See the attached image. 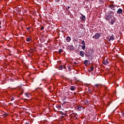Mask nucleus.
<instances>
[{"label":"nucleus","instance_id":"nucleus-23","mask_svg":"<svg viewBox=\"0 0 124 124\" xmlns=\"http://www.w3.org/2000/svg\"><path fill=\"white\" fill-rule=\"evenodd\" d=\"M44 30V27H42L41 28V31H43Z\"/></svg>","mask_w":124,"mask_h":124},{"label":"nucleus","instance_id":"nucleus-4","mask_svg":"<svg viewBox=\"0 0 124 124\" xmlns=\"http://www.w3.org/2000/svg\"><path fill=\"white\" fill-rule=\"evenodd\" d=\"M80 15L81 16H80V18L81 19V21H85L86 20V16L83 15V14L80 13Z\"/></svg>","mask_w":124,"mask_h":124},{"label":"nucleus","instance_id":"nucleus-21","mask_svg":"<svg viewBox=\"0 0 124 124\" xmlns=\"http://www.w3.org/2000/svg\"><path fill=\"white\" fill-rule=\"evenodd\" d=\"M62 52V49H59V54H61Z\"/></svg>","mask_w":124,"mask_h":124},{"label":"nucleus","instance_id":"nucleus-14","mask_svg":"<svg viewBox=\"0 0 124 124\" xmlns=\"http://www.w3.org/2000/svg\"><path fill=\"white\" fill-rule=\"evenodd\" d=\"M89 62V61H88L87 60H85L84 61V63L85 65H88V63Z\"/></svg>","mask_w":124,"mask_h":124},{"label":"nucleus","instance_id":"nucleus-34","mask_svg":"<svg viewBox=\"0 0 124 124\" xmlns=\"http://www.w3.org/2000/svg\"><path fill=\"white\" fill-rule=\"evenodd\" d=\"M0 29H1V26L0 25Z\"/></svg>","mask_w":124,"mask_h":124},{"label":"nucleus","instance_id":"nucleus-9","mask_svg":"<svg viewBox=\"0 0 124 124\" xmlns=\"http://www.w3.org/2000/svg\"><path fill=\"white\" fill-rule=\"evenodd\" d=\"M103 64H105V65H107L108 63H109V62H108V60H104L103 62Z\"/></svg>","mask_w":124,"mask_h":124},{"label":"nucleus","instance_id":"nucleus-24","mask_svg":"<svg viewBox=\"0 0 124 124\" xmlns=\"http://www.w3.org/2000/svg\"><path fill=\"white\" fill-rule=\"evenodd\" d=\"M61 107H62V106H61V105H59L58 106V108H61Z\"/></svg>","mask_w":124,"mask_h":124},{"label":"nucleus","instance_id":"nucleus-1","mask_svg":"<svg viewBox=\"0 0 124 124\" xmlns=\"http://www.w3.org/2000/svg\"><path fill=\"white\" fill-rule=\"evenodd\" d=\"M93 49L90 48L88 51H87L85 53V56L86 57H91V56L93 55Z\"/></svg>","mask_w":124,"mask_h":124},{"label":"nucleus","instance_id":"nucleus-19","mask_svg":"<svg viewBox=\"0 0 124 124\" xmlns=\"http://www.w3.org/2000/svg\"><path fill=\"white\" fill-rule=\"evenodd\" d=\"M85 48H86V46H85V45H83V46H82V50H85Z\"/></svg>","mask_w":124,"mask_h":124},{"label":"nucleus","instance_id":"nucleus-29","mask_svg":"<svg viewBox=\"0 0 124 124\" xmlns=\"http://www.w3.org/2000/svg\"><path fill=\"white\" fill-rule=\"evenodd\" d=\"M25 124H30V123L29 122H26Z\"/></svg>","mask_w":124,"mask_h":124},{"label":"nucleus","instance_id":"nucleus-13","mask_svg":"<svg viewBox=\"0 0 124 124\" xmlns=\"http://www.w3.org/2000/svg\"><path fill=\"white\" fill-rule=\"evenodd\" d=\"M114 23H115V17H114L113 19H111L110 21V24L111 25H114Z\"/></svg>","mask_w":124,"mask_h":124},{"label":"nucleus","instance_id":"nucleus-36","mask_svg":"<svg viewBox=\"0 0 124 124\" xmlns=\"http://www.w3.org/2000/svg\"><path fill=\"white\" fill-rule=\"evenodd\" d=\"M0 23H1V21H0Z\"/></svg>","mask_w":124,"mask_h":124},{"label":"nucleus","instance_id":"nucleus-31","mask_svg":"<svg viewBox=\"0 0 124 124\" xmlns=\"http://www.w3.org/2000/svg\"><path fill=\"white\" fill-rule=\"evenodd\" d=\"M30 29V28H27V30H28V31H29V29Z\"/></svg>","mask_w":124,"mask_h":124},{"label":"nucleus","instance_id":"nucleus-20","mask_svg":"<svg viewBox=\"0 0 124 124\" xmlns=\"http://www.w3.org/2000/svg\"><path fill=\"white\" fill-rule=\"evenodd\" d=\"M6 116H7V113H6V112H4V114H3V117H6Z\"/></svg>","mask_w":124,"mask_h":124},{"label":"nucleus","instance_id":"nucleus-15","mask_svg":"<svg viewBox=\"0 0 124 124\" xmlns=\"http://www.w3.org/2000/svg\"><path fill=\"white\" fill-rule=\"evenodd\" d=\"M93 71V66H92L90 69L89 70V72H92V71Z\"/></svg>","mask_w":124,"mask_h":124},{"label":"nucleus","instance_id":"nucleus-12","mask_svg":"<svg viewBox=\"0 0 124 124\" xmlns=\"http://www.w3.org/2000/svg\"><path fill=\"white\" fill-rule=\"evenodd\" d=\"M82 109H84V108L82 106H79L77 107V109L78 110V111H81Z\"/></svg>","mask_w":124,"mask_h":124},{"label":"nucleus","instance_id":"nucleus-5","mask_svg":"<svg viewBox=\"0 0 124 124\" xmlns=\"http://www.w3.org/2000/svg\"><path fill=\"white\" fill-rule=\"evenodd\" d=\"M67 49L70 51H73L74 50V47L73 46H68Z\"/></svg>","mask_w":124,"mask_h":124},{"label":"nucleus","instance_id":"nucleus-22","mask_svg":"<svg viewBox=\"0 0 124 124\" xmlns=\"http://www.w3.org/2000/svg\"><path fill=\"white\" fill-rule=\"evenodd\" d=\"M81 44H82V45H86V44L85 43V41H83L81 43Z\"/></svg>","mask_w":124,"mask_h":124},{"label":"nucleus","instance_id":"nucleus-35","mask_svg":"<svg viewBox=\"0 0 124 124\" xmlns=\"http://www.w3.org/2000/svg\"><path fill=\"white\" fill-rule=\"evenodd\" d=\"M87 0V1H89V0Z\"/></svg>","mask_w":124,"mask_h":124},{"label":"nucleus","instance_id":"nucleus-26","mask_svg":"<svg viewBox=\"0 0 124 124\" xmlns=\"http://www.w3.org/2000/svg\"><path fill=\"white\" fill-rule=\"evenodd\" d=\"M122 117H124V113H122Z\"/></svg>","mask_w":124,"mask_h":124},{"label":"nucleus","instance_id":"nucleus-8","mask_svg":"<svg viewBox=\"0 0 124 124\" xmlns=\"http://www.w3.org/2000/svg\"><path fill=\"white\" fill-rule=\"evenodd\" d=\"M85 54V52L83 51H80L79 52V55L80 56H81V57H82V58H84V54Z\"/></svg>","mask_w":124,"mask_h":124},{"label":"nucleus","instance_id":"nucleus-2","mask_svg":"<svg viewBox=\"0 0 124 124\" xmlns=\"http://www.w3.org/2000/svg\"><path fill=\"white\" fill-rule=\"evenodd\" d=\"M113 15V14L112 13H110L109 15H106L105 16V19L107 21H110V19H111L112 16Z\"/></svg>","mask_w":124,"mask_h":124},{"label":"nucleus","instance_id":"nucleus-18","mask_svg":"<svg viewBox=\"0 0 124 124\" xmlns=\"http://www.w3.org/2000/svg\"><path fill=\"white\" fill-rule=\"evenodd\" d=\"M74 89H75L74 86H71L70 90L71 91H74Z\"/></svg>","mask_w":124,"mask_h":124},{"label":"nucleus","instance_id":"nucleus-16","mask_svg":"<svg viewBox=\"0 0 124 124\" xmlns=\"http://www.w3.org/2000/svg\"><path fill=\"white\" fill-rule=\"evenodd\" d=\"M62 69H63V65H61L59 66V70H62Z\"/></svg>","mask_w":124,"mask_h":124},{"label":"nucleus","instance_id":"nucleus-11","mask_svg":"<svg viewBox=\"0 0 124 124\" xmlns=\"http://www.w3.org/2000/svg\"><path fill=\"white\" fill-rule=\"evenodd\" d=\"M66 40L67 42H70V40H71V38L69 36H67L66 38Z\"/></svg>","mask_w":124,"mask_h":124},{"label":"nucleus","instance_id":"nucleus-17","mask_svg":"<svg viewBox=\"0 0 124 124\" xmlns=\"http://www.w3.org/2000/svg\"><path fill=\"white\" fill-rule=\"evenodd\" d=\"M31 40V39L30 37L27 38H26V41L27 42H30Z\"/></svg>","mask_w":124,"mask_h":124},{"label":"nucleus","instance_id":"nucleus-27","mask_svg":"<svg viewBox=\"0 0 124 124\" xmlns=\"http://www.w3.org/2000/svg\"><path fill=\"white\" fill-rule=\"evenodd\" d=\"M69 8H70V7L68 6V7H67L66 9H69Z\"/></svg>","mask_w":124,"mask_h":124},{"label":"nucleus","instance_id":"nucleus-25","mask_svg":"<svg viewBox=\"0 0 124 124\" xmlns=\"http://www.w3.org/2000/svg\"><path fill=\"white\" fill-rule=\"evenodd\" d=\"M63 68L65 69L66 68V67L64 65H63Z\"/></svg>","mask_w":124,"mask_h":124},{"label":"nucleus","instance_id":"nucleus-30","mask_svg":"<svg viewBox=\"0 0 124 124\" xmlns=\"http://www.w3.org/2000/svg\"><path fill=\"white\" fill-rule=\"evenodd\" d=\"M57 2H59L60 1V0H57Z\"/></svg>","mask_w":124,"mask_h":124},{"label":"nucleus","instance_id":"nucleus-6","mask_svg":"<svg viewBox=\"0 0 124 124\" xmlns=\"http://www.w3.org/2000/svg\"><path fill=\"white\" fill-rule=\"evenodd\" d=\"M117 14L121 15V14H122L123 13V9H122L121 8H119L117 10Z\"/></svg>","mask_w":124,"mask_h":124},{"label":"nucleus","instance_id":"nucleus-28","mask_svg":"<svg viewBox=\"0 0 124 124\" xmlns=\"http://www.w3.org/2000/svg\"><path fill=\"white\" fill-rule=\"evenodd\" d=\"M95 87H98V84H95Z\"/></svg>","mask_w":124,"mask_h":124},{"label":"nucleus","instance_id":"nucleus-10","mask_svg":"<svg viewBox=\"0 0 124 124\" xmlns=\"http://www.w3.org/2000/svg\"><path fill=\"white\" fill-rule=\"evenodd\" d=\"M25 96H26L27 97L30 98L31 96V94L30 93H25Z\"/></svg>","mask_w":124,"mask_h":124},{"label":"nucleus","instance_id":"nucleus-3","mask_svg":"<svg viewBox=\"0 0 124 124\" xmlns=\"http://www.w3.org/2000/svg\"><path fill=\"white\" fill-rule=\"evenodd\" d=\"M99 37H100V34L99 33H96L95 35L93 36V38H95V39H99Z\"/></svg>","mask_w":124,"mask_h":124},{"label":"nucleus","instance_id":"nucleus-32","mask_svg":"<svg viewBox=\"0 0 124 124\" xmlns=\"http://www.w3.org/2000/svg\"><path fill=\"white\" fill-rule=\"evenodd\" d=\"M100 0V1H103V0Z\"/></svg>","mask_w":124,"mask_h":124},{"label":"nucleus","instance_id":"nucleus-7","mask_svg":"<svg viewBox=\"0 0 124 124\" xmlns=\"http://www.w3.org/2000/svg\"><path fill=\"white\" fill-rule=\"evenodd\" d=\"M115 40V37L114 35L111 36L108 39V41H113V40Z\"/></svg>","mask_w":124,"mask_h":124},{"label":"nucleus","instance_id":"nucleus-33","mask_svg":"<svg viewBox=\"0 0 124 124\" xmlns=\"http://www.w3.org/2000/svg\"><path fill=\"white\" fill-rule=\"evenodd\" d=\"M91 58H88V60H90Z\"/></svg>","mask_w":124,"mask_h":124}]
</instances>
